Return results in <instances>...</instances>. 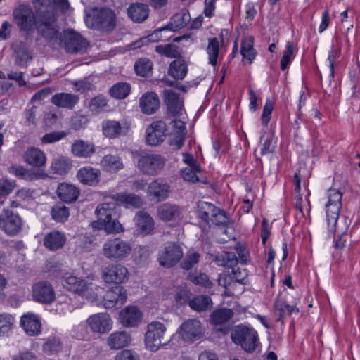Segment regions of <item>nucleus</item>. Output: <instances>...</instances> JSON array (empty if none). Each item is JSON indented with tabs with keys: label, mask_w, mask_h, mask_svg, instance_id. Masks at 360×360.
<instances>
[{
	"label": "nucleus",
	"mask_w": 360,
	"mask_h": 360,
	"mask_svg": "<svg viewBox=\"0 0 360 360\" xmlns=\"http://www.w3.org/2000/svg\"><path fill=\"white\" fill-rule=\"evenodd\" d=\"M117 204L112 200L98 205L95 210L98 219L91 223L93 229H104L108 233L122 231L123 227L117 220Z\"/></svg>",
	"instance_id": "nucleus-1"
},
{
	"label": "nucleus",
	"mask_w": 360,
	"mask_h": 360,
	"mask_svg": "<svg viewBox=\"0 0 360 360\" xmlns=\"http://www.w3.org/2000/svg\"><path fill=\"white\" fill-rule=\"evenodd\" d=\"M84 20L88 27L102 32H111L116 26V15L108 8H86Z\"/></svg>",
	"instance_id": "nucleus-2"
},
{
	"label": "nucleus",
	"mask_w": 360,
	"mask_h": 360,
	"mask_svg": "<svg viewBox=\"0 0 360 360\" xmlns=\"http://www.w3.org/2000/svg\"><path fill=\"white\" fill-rule=\"evenodd\" d=\"M131 243L120 238L107 240L102 248L103 256L115 262L124 260L131 255Z\"/></svg>",
	"instance_id": "nucleus-3"
},
{
	"label": "nucleus",
	"mask_w": 360,
	"mask_h": 360,
	"mask_svg": "<svg viewBox=\"0 0 360 360\" xmlns=\"http://www.w3.org/2000/svg\"><path fill=\"white\" fill-rule=\"evenodd\" d=\"M165 332L166 327L163 323L158 321L150 323L145 334L146 348L150 352H155L167 345L170 339L165 335Z\"/></svg>",
	"instance_id": "nucleus-4"
},
{
	"label": "nucleus",
	"mask_w": 360,
	"mask_h": 360,
	"mask_svg": "<svg viewBox=\"0 0 360 360\" xmlns=\"http://www.w3.org/2000/svg\"><path fill=\"white\" fill-rule=\"evenodd\" d=\"M233 342L240 345L248 352L255 350L259 343L257 333L253 328L239 325L236 326L231 333Z\"/></svg>",
	"instance_id": "nucleus-5"
},
{
	"label": "nucleus",
	"mask_w": 360,
	"mask_h": 360,
	"mask_svg": "<svg viewBox=\"0 0 360 360\" xmlns=\"http://www.w3.org/2000/svg\"><path fill=\"white\" fill-rule=\"evenodd\" d=\"M58 44L68 53L82 54L89 47V42L79 33L71 30H65L60 37Z\"/></svg>",
	"instance_id": "nucleus-6"
},
{
	"label": "nucleus",
	"mask_w": 360,
	"mask_h": 360,
	"mask_svg": "<svg viewBox=\"0 0 360 360\" xmlns=\"http://www.w3.org/2000/svg\"><path fill=\"white\" fill-rule=\"evenodd\" d=\"M342 193L335 188L328 191V200L326 204L328 231L335 232L340 211L342 207Z\"/></svg>",
	"instance_id": "nucleus-7"
},
{
	"label": "nucleus",
	"mask_w": 360,
	"mask_h": 360,
	"mask_svg": "<svg viewBox=\"0 0 360 360\" xmlns=\"http://www.w3.org/2000/svg\"><path fill=\"white\" fill-rule=\"evenodd\" d=\"M165 159L159 154L145 153L139 155L138 169L144 174L155 176L163 169Z\"/></svg>",
	"instance_id": "nucleus-8"
},
{
	"label": "nucleus",
	"mask_w": 360,
	"mask_h": 360,
	"mask_svg": "<svg viewBox=\"0 0 360 360\" xmlns=\"http://www.w3.org/2000/svg\"><path fill=\"white\" fill-rule=\"evenodd\" d=\"M13 16L14 22L20 31L30 32L36 27L37 20L30 6L19 5L14 9Z\"/></svg>",
	"instance_id": "nucleus-9"
},
{
	"label": "nucleus",
	"mask_w": 360,
	"mask_h": 360,
	"mask_svg": "<svg viewBox=\"0 0 360 360\" xmlns=\"http://www.w3.org/2000/svg\"><path fill=\"white\" fill-rule=\"evenodd\" d=\"M183 257L181 246L175 242L167 243L160 251L158 261L160 266L170 268L178 264Z\"/></svg>",
	"instance_id": "nucleus-10"
},
{
	"label": "nucleus",
	"mask_w": 360,
	"mask_h": 360,
	"mask_svg": "<svg viewBox=\"0 0 360 360\" xmlns=\"http://www.w3.org/2000/svg\"><path fill=\"white\" fill-rule=\"evenodd\" d=\"M49 274L51 276L63 280V286L70 291L80 295L82 289L86 286L84 279L70 275L61 266L52 267Z\"/></svg>",
	"instance_id": "nucleus-11"
},
{
	"label": "nucleus",
	"mask_w": 360,
	"mask_h": 360,
	"mask_svg": "<svg viewBox=\"0 0 360 360\" xmlns=\"http://www.w3.org/2000/svg\"><path fill=\"white\" fill-rule=\"evenodd\" d=\"M0 229L7 235L14 236L22 229V219L12 210L4 209L0 214Z\"/></svg>",
	"instance_id": "nucleus-12"
},
{
	"label": "nucleus",
	"mask_w": 360,
	"mask_h": 360,
	"mask_svg": "<svg viewBox=\"0 0 360 360\" xmlns=\"http://www.w3.org/2000/svg\"><path fill=\"white\" fill-rule=\"evenodd\" d=\"M129 272L126 266L120 264H110L103 270L102 278L108 283L120 284L129 279Z\"/></svg>",
	"instance_id": "nucleus-13"
},
{
	"label": "nucleus",
	"mask_w": 360,
	"mask_h": 360,
	"mask_svg": "<svg viewBox=\"0 0 360 360\" xmlns=\"http://www.w3.org/2000/svg\"><path fill=\"white\" fill-rule=\"evenodd\" d=\"M127 298V290L121 285H116L104 295L103 306L108 309L120 308L126 302Z\"/></svg>",
	"instance_id": "nucleus-14"
},
{
	"label": "nucleus",
	"mask_w": 360,
	"mask_h": 360,
	"mask_svg": "<svg viewBox=\"0 0 360 360\" xmlns=\"http://www.w3.org/2000/svg\"><path fill=\"white\" fill-rule=\"evenodd\" d=\"M166 132L165 122L161 120L153 122L146 129V143L153 146L159 145L165 139Z\"/></svg>",
	"instance_id": "nucleus-15"
},
{
	"label": "nucleus",
	"mask_w": 360,
	"mask_h": 360,
	"mask_svg": "<svg viewBox=\"0 0 360 360\" xmlns=\"http://www.w3.org/2000/svg\"><path fill=\"white\" fill-rule=\"evenodd\" d=\"M179 333L184 340L193 341L202 335L201 323L196 319H189L181 324Z\"/></svg>",
	"instance_id": "nucleus-16"
},
{
	"label": "nucleus",
	"mask_w": 360,
	"mask_h": 360,
	"mask_svg": "<svg viewBox=\"0 0 360 360\" xmlns=\"http://www.w3.org/2000/svg\"><path fill=\"white\" fill-rule=\"evenodd\" d=\"M33 297L39 302L50 303L55 300V292L50 283L41 281L33 286Z\"/></svg>",
	"instance_id": "nucleus-17"
},
{
	"label": "nucleus",
	"mask_w": 360,
	"mask_h": 360,
	"mask_svg": "<svg viewBox=\"0 0 360 360\" xmlns=\"http://www.w3.org/2000/svg\"><path fill=\"white\" fill-rule=\"evenodd\" d=\"M101 172L98 169L90 166L80 168L77 172V179L84 185L94 186L100 181Z\"/></svg>",
	"instance_id": "nucleus-18"
},
{
	"label": "nucleus",
	"mask_w": 360,
	"mask_h": 360,
	"mask_svg": "<svg viewBox=\"0 0 360 360\" xmlns=\"http://www.w3.org/2000/svg\"><path fill=\"white\" fill-rule=\"evenodd\" d=\"M131 337L126 331H116L111 333L107 338V345L112 350L121 349L130 345Z\"/></svg>",
	"instance_id": "nucleus-19"
},
{
	"label": "nucleus",
	"mask_w": 360,
	"mask_h": 360,
	"mask_svg": "<svg viewBox=\"0 0 360 360\" xmlns=\"http://www.w3.org/2000/svg\"><path fill=\"white\" fill-rule=\"evenodd\" d=\"M169 191V186L160 179L153 181L148 187V194L158 202L166 199Z\"/></svg>",
	"instance_id": "nucleus-20"
},
{
	"label": "nucleus",
	"mask_w": 360,
	"mask_h": 360,
	"mask_svg": "<svg viewBox=\"0 0 360 360\" xmlns=\"http://www.w3.org/2000/svg\"><path fill=\"white\" fill-rule=\"evenodd\" d=\"M86 323L92 332L98 333H105L112 327L110 316H89Z\"/></svg>",
	"instance_id": "nucleus-21"
},
{
	"label": "nucleus",
	"mask_w": 360,
	"mask_h": 360,
	"mask_svg": "<svg viewBox=\"0 0 360 360\" xmlns=\"http://www.w3.org/2000/svg\"><path fill=\"white\" fill-rule=\"evenodd\" d=\"M150 9L147 4L143 3H133L127 8L129 18L134 22H144L149 15Z\"/></svg>",
	"instance_id": "nucleus-22"
},
{
	"label": "nucleus",
	"mask_w": 360,
	"mask_h": 360,
	"mask_svg": "<svg viewBox=\"0 0 360 360\" xmlns=\"http://www.w3.org/2000/svg\"><path fill=\"white\" fill-rule=\"evenodd\" d=\"M207 257L210 261L214 262L217 265L229 268L237 266L238 262V259L234 252L207 253Z\"/></svg>",
	"instance_id": "nucleus-23"
},
{
	"label": "nucleus",
	"mask_w": 360,
	"mask_h": 360,
	"mask_svg": "<svg viewBox=\"0 0 360 360\" xmlns=\"http://www.w3.org/2000/svg\"><path fill=\"white\" fill-rule=\"evenodd\" d=\"M163 97L169 112L174 115H179L184 107L179 96L172 90H165Z\"/></svg>",
	"instance_id": "nucleus-24"
},
{
	"label": "nucleus",
	"mask_w": 360,
	"mask_h": 360,
	"mask_svg": "<svg viewBox=\"0 0 360 360\" xmlns=\"http://www.w3.org/2000/svg\"><path fill=\"white\" fill-rule=\"evenodd\" d=\"M141 110L145 114L150 115L155 112L160 107V100L156 94L148 92L139 99Z\"/></svg>",
	"instance_id": "nucleus-25"
},
{
	"label": "nucleus",
	"mask_w": 360,
	"mask_h": 360,
	"mask_svg": "<svg viewBox=\"0 0 360 360\" xmlns=\"http://www.w3.org/2000/svg\"><path fill=\"white\" fill-rule=\"evenodd\" d=\"M79 99V96L73 94L58 93L51 97V101L57 107L72 110Z\"/></svg>",
	"instance_id": "nucleus-26"
},
{
	"label": "nucleus",
	"mask_w": 360,
	"mask_h": 360,
	"mask_svg": "<svg viewBox=\"0 0 360 360\" xmlns=\"http://www.w3.org/2000/svg\"><path fill=\"white\" fill-rule=\"evenodd\" d=\"M72 155L77 158H90L95 153L94 143L84 140H76L71 146Z\"/></svg>",
	"instance_id": "nucleus-27"
},
{
	"label": "nucleus",
	"mask_w": 360,
	"mask_h": 360,
	"mask_svg": "<svg viewBox=\"0 0 360 360\" xmlns=\"http://www.w3.org/2000/svg\"><path fill=\"white\" fill-rule=\"evenodd\" d=\"M25 161L30 165L41 167L45 165L46 157L45 153L38 148L30 147L24 155Z\"/></svg>",
	"instance_id": "nucleus-28"
},
{
	"label": "nucleus",
	"mask_w": 360,
	"mask_h": 360,
	"mask_svg": "<svg viewBox=\"0 0 360 360\" xmlns=\"http://www.w3.org/2000/svg\"><path fill=\"white\" fill-rule=\"evenodd\" d=\"M66 242V237L64 233L53 231L48 233L44 238V245L51 251L62 248Z\"/></svg>",
	"instance_id": "nucleus-29"
},
{
	"label": "nucleus",
	"mask_w": 360,
	"mask_h": 360,
	"mask_svg": "<svg viewBox=\"0 0 360 360\" xmlns=\"http://www.w3.org/2000/svg\"><path fill=\"white\" fill-rule=\"evenodd\" d=\"M137 231L143 236L150 234L154 229L152 217L146 212L140 211L136 217Z\"/></svg>",
	"instance_id": "nucleus-30"
},
{
	"label": "nucleus",
	"mask_w": 360,
	"mask_h": 360,
	"mask_svg": "<svg viewBox=\"0 0 360 360\" xmlns=\"http://www.w3.org/2000/svg\"><path fill=\"white\" fill-rule=\"evenodd\" d=\"M20 326L30 336L38 335L41 330V323L37 316H21Z\"/></svg>",
	"instance_id": "nucleus-31"
},
{
	"label": "nucleus",
	"mask_w": 360,
	"mask_h": 360,
	"mask_svg": "<svg viewBox=\"0 0 360 360\" xmlns=\"http://www.w3.org/2000/svg\"><path fill=\"white\" fill-rule=\"evenodd\" d=\"M110 200H114L119 205H124L126 207H139L141 204V198L134 194L127 193H119L110 198Z\"/></svg>",
	"instance_id": "nucleus-32"
},
{
	"label": "nucleus",
	"mask_w": 360,
	"mask_h": 360,
	"mask_svg": "<svg viewBox=\"0 0 360 360\" xmlns=\"http://www.w3.org/2000/svg\"><path fill=\"white\" fill-rule=\"evenodd\" d=\"M181 209L176 205L169 203L161 205L158 209L159 217L164 221L174 220L179 217Z\"/></svg>",
	"instance_id": "nucleus-33"
},
{
	"label": "nucleus",
	"mask_w": 360,
	"mask_h": 360,
	"mask_svg": "<svg viewBox=\"0 0 360 360\" xmlns=\"http://www.w3.org/2000/svg\"><path fill=\"white\" fill-rule=\"evenodd\" d=\"M189 307L197 312H203L212 307V301L210 296L200 295L194 297L188 302Z\"/></svg>",
	"instance_id": "nucleus-34"
},
{
	"label": "nucleus",
	"mask_w": 360,
	"mask_h": 360,
	"mask_svg": "<svg viewBox=\"0 0 360 360\" xmlns=\"http://www.w3.org/2000/svg\"><path fill=\"white\" fill-rule=\"evenodd\" d=\"M79 194V190L75 186L68 184H61L58 188V195L64 202L75 201Z\"/></svg>",
	"instance_id": "nucleus-35"
},
{
	"label": "nucleus",
	"mask_w": 360,
	"mask_h": 360,
	"mask_svg": "<svg viewBox=\"0 0 360 360\" xmlns=\"http://www.w3.org/2000/svg\"><path fill=\"white\" fill-rule=\"evenodd\" d=\"M72 160L65 156H59L55 158L51 164V172L58 175L67 174L72 168Z\"/></svg>",
	"instance_id": "nucleus-36"
},
{
	"label": "nucleus",
	"mask_w": 360,
	"mask_h": 360,
	"mask_svg": "<svg viewBox=\"0 0 360 360\" xmlns=\"http://www.w3.org/2000/svg\"><path fill=\"white\" fill-rule=\"evenodd\" d=\"M187 72V64L182 58L171 62L168 70L169 75L176 79H183L186 77Z\"/></svg>",
	"instance_id": "nucleus-37"
},
{
	"label": "nucleus",
	"mask_w": 360,
	"mask_h": 360,
	"mask_svg": "<svg viewBox=\"0 0 360 360\" xmlns=\"http://www.w3.org/2000/svg\"><path fill=\"white\" fill-rule=\"evenodd\" d=\"M101 165L103 169L109 172H117L124 167L122 159L119 156L110 154L102 158Z\"/></svg>",
	"instance_id": "nucleus-38"
},
{
	"label": "nucleus",
	"mask_w": 360,
	"mask_h": 360,
	"mask_svg": "<svg viewBox=\"0 0 360 360\" xmlns=\"http://www.w3.org/2000/svg\"><path fill=\"white\" fill-rule=\"evenodd\" d=\"M191 20V15L186 9H181L174 14L171 19V30H176L184 27Z\"/></svg>",
	"instance_id": "nucleus-39"
},
{
	"label": "nucleus",
	"mask_w": 360,
	"mask_h": 360,
	"mask_svg": "<svg viewBox=\"0 0 360 360\" xmlns=\"http://www.w3.org/2000/svg\"><path fill=\"white\" fill-rule=\"evenodd\" d=\"M217 211V207L212 203L204 201H200L198 203V217L202 219L207 224H209L211 217H213Z\"/></svg>",
	"instance_id": "nucleus-40"
},
{
	"label": "nucleus",
	"mask_w": 360,
	"mask_h": 360,
	"mask_svg": "<svg viewBox=\"0 0 360 360\" xmlns=\"http://www.w3.org/2000/svg\"><path fill=\"white\" fill-rule=\"evenodd\" d=\"M102 130L103 134L110 139H115L119 136L122 132L120 123L115 120L103 121Z\"/></svg>",
	"instance_id": "nucleus-41"
},
{
	"label": "nucleus",
	"mask_w": 360,
	"mask_h": 360,
	"mask_svg": "<svg viewBox=\"0 0 360 360\" xmlns=\"http://www.w3.org/2000/svg\"><path fill=\"white\" fill-rule=\"evenodd\" d=\"M210 322L217 331L226 334L231 329L233 322L231 316H210Z\"/></svg>",
	"instance_id": "nucleus-42"
},
{
	"label": "nucleus",
	"mask_w": 360,
	"mask_h": 360,
	"mask_svg": "<svg viewBox=\"0 0 360 360\" xmlns=\"http://www.w3.org/2000/svg\"><path fill=\"white\" fill-rule=\"evenodd\" d=\"M254 40L252 37H247L243 39L241 41L240 53L243 58L248 59L250 63L256 56V52L253 48Z\"/></svg>",
	"instance_id": "nucleus-43"
},
{
	"label": "nucleus",
	"mask_w": 360,
	"mask_h": 360,
	"mask_svg": "<svg viewBox=\"0 0 360 360\" xmlns=\"http://www.w3.org/2000/svg\"><path fill=\"white\" fill-rule=\"evenodd\" d=\"M15 57V64L19 66L25 65L32 56L27 47L22 43L18 44L14 50Z\"/></svg>",
	"instance_id": "nucleus-44"
},
{
	"label": "nucleus",
	"mask_w": 360,
	"mask_h": 360,
	"mask_svg": "<svg viewBox=\"0 0 360 360\" xmlns=\"http://www.w3.org/2000/svg\"><path fill=\"white\" fill-rule=\"evenodd\" d=\"M38 32L46 39L53 41V42H60V37L62 36L60 33L58 32L56 25L51 26H43L38 25L36 27Z\"/></svg>",
	"instance_id": "nucleus-45"
},
{
	"label": "nucleus",
	"mask_w": 360,
	"mask_h": 360,
	"mask_svg": "<svg viewBox=\"0 0 360 360\" xmlns=\"http://www.w3.org/2000/svg\"><path fill=\"white\" fill-rule=\"evenodd\" d=\"M219 51V42L217 37L208 39L207 53L209 56V63L213 66L217 64V58Z\"/></svg>",
	"instance_id": "nucleus-46"
},
{
	"label": "nucleus",
	"mask_w": 360,
	"mask_h": 360,
	"mask_svg": "<svg viewBox=\"0 0 360 360\" xmlns=\"http://www.w3.org/2000/svg\"><path fill=\"white\" fill-rule=\"evenodd\" d=\"M51 215L56 221L64 222L69 217V209L62 203H58L52 207Z\"/></svg>",
	"instance_id": "nucleus-47"
},
{
	"label": "nucleus",
	"mask_w": 360,
	"mask_h": 360,
	"mask_svg": "<svg viewBox=\"0 0 360 360\" xmlns=\"http://www.w3.org/2000/svg\"><path fill=\"white\" fill-rule=\"evenodd\" d=\"M155 51L160 55L168 58H180L181 51L175 44L158 45L155 47Z\"/></svg>",
	"instance_id": "nucleus-48"
},
{
	"label": "nucleus",
	"mask_w": 360,
	"mask_h": 360,
	"mask_svg": "<svg viewBox=\"0 0 360 360\" xmlns=\"http://www.w3.org/2000/svg\"><path fill=\"white\" fill-rule=\"evenodd\" d=\"M131 86L127 82H119L114 84L110 89V94L118 99L126 98L130 93Z\"/></svg>",
	"instance_id": "nucleus-49"
},
{
	"label": "nucleus",
	"mask_w": 360,
	"mask_h": 360,
	"mask_svg": "<svg viewBox=\"0 0 360 360\" xmlns=\"http://www.w3.org/2000/svg\"><path fill=\"white\" fill-rule=\"evenodd\" d=\"M218 283L220 286L225 288L224 294L226 296H231L234 295V288L236 285V281L232 278L230 274L220 275L218 278Z\"/></svg>",
	"instance_id": "nucleus-50"
},
{
	"label": "nucleus",
	"mask_w": 360,
	"mask_h": 360,
	"mask_svg": "<svg viewBox=\"0 0 360 360\" xmlns=\"http://www.w3.org/2000/svg\"><path fill=\"white\" fill-rule=\"evenodd\" d=\"M101 290L102 289L96 285L86 281V286L82 289L80 295L85 297L91 302H97L98 301V295Z\"/></svg>",
	"instance_id": "nucleus-51"
},
{
	"label": "nucleus",
	"mask_w": 360,
	"mask_h": 360,
	"mask_svg": "<svg viewBox=\"0 0 360 360\" xmlns=\"http://www.w3.org/2000/svg\"><path fill=\"white\" fill-rule=\"evenodd\" d=\"M56 15L53 10L41 11L38 15L36 27L38 25L51 26L55 25Z\"/></svg>",
	"instance_id": "nucleus-52"
},
{
	"label": "nucleus",
	"mask_w": 360,
	"mask_h": 360,
	"mask_svg": "<svg viewBox=\"0 0 360 360\" xmlns=\"http://www.w3.org/2000/svg\"><path fill=\"white\" fill-rule=\"evenodd\" d=\"M167 30V28H162L160 30H155L153 33L145 37L140 38L139 40L134 41L131 44V48L133 49H136L138 48H141L144 45H147L150 42H155L160 40L159 34L163 31Z\"/></svg>",
	"instance_id": "nucleus-53"
},
{
	"label": "nucleus",
	"mask_w": 360,
	"mask_h": 360,
	"mask_svg": "<svg viewBox=\"0 0 360 360\" xmlns=\"http://www.w3.org/2000/svg\"><path fill=\"white\" fill-rule=\"evenodd\" d=\"M153 68L152 62L147 58H140L134 65V69L137 75L146 77L149 75Z\"/></svg>",
	"instance_id": "nucleus-54"
},
{
	"label": "nucleus",
	"mask_w": 360,
	"mask_h": 360,
	"mask_svg": "<svg viewBox=\"0 0 360 360\" xmlns=\"http://www.w3.org/2000/svg\"><path fill=\"white\" fill-rule=\"evenodd\" d=\"M200 257V255L194 251H188L186 254L181 263V267L185 270L191 269L195 264H198Z\"/></svg>",
	"instance_id": "nucleus-55"
},
{
	"label": "nucleus",
	"mask_w": 360,
	"mask_h": 360,
	"mask_svg": "<svg viewBox=\"0 0 360 360\" xmlns=\"http://www.w3.org/2000/svg\"><path fill=\"white\" fill-rule=\"evenodd\" d=\"M61 349V342L56 338H49L42 347L43 352L47 355L58 353Z\"/></svg>",
	"instance_id": "nucleus-56"
},
{
	"label": "nucleus",
	"mask_w": 360,
	"mask_h": 360,
	"mask_svg": "<svg viewBox=\"0 0 360 360\" xmlns=\"http://www.w3.org/2000/svg\"><path fill=\"white\" fill-rule=\"evenodd\" d=\"M264 141L261 148L262 155H266L271 153L274 151L276 148V140L272 134H267L266 136H262L261 137V141Z\"/></svg>",
	"instance_id": "nucleus-57"
},
{
	"label": "nucleus",
	"mask_w": 360,
	"mask_h": 360,
	"mask_svg": "<svg viewBox=\"0 0 360 360\" xmlns=\"http://www.w3.org/2000/svg\"><path fill=\"white\" fill-rule=\"evenodd\" d=\"M275 308L276 310L281 312V315L285 314H290L292 313L297 314L299 312L298 308L295 306L288 304L285 301L280 297H278L275 302Z\"/></svg>",
	"instance_id": "nucleus-58"
},
{
	"label": "nucleus",
	"mask_w": 360,
	"mask_h": 360,
	"mask_svg": "<svg viewBox=\"0 0 360 360\" xmlns=\"http://www.w3.org/2000/svg\"><path fill=\"white\" fill-rule=\"evenodd\" d=\"M293 58V44L290 41L287 42L285 51L281 60V69L285 70L288 68Z\"/></svg>",
	"instance_id": "nucleus-59"
},
{
	"label": "nucleus",
	"mask_w": 360,
	"mask_h": 360,
	"mask_svg": "<svg viewBox=\"0 0 360 360\" xmlns=\"http://www.w3.org/2000/svg\"><path fill=\"white\" fill-rule=\"evenodd\" d=\"M190 281L195 285H200L202 287L210 288L212 287V283L209 280L205 274H194L189 275Z\"/></svg>",
	"instance_id": "nucleus-60"
},
{
	"label": "nucleus",
	"mask_w": 360,
	"mask_h": 360,
	"mask_svg": "<svg viewBox=\"0 0 360 360\" xmlns=\"http://www.w3.org/2000/svg\"><path fill=\"white\" fill-rule=\"evenodd\" d=\"M68 133L61 131H53L46 134L41 138V143L44 144L56 143L67 136Z\"/></svg>",
	"instance_id": "nucleus-61"
},
{
	"label": "nucleus",
	"mask_w": 360,
	"mask_h": 360,
	"mask_svg": "<svg viewBox=\"0 0 360 360\" xmlns=\"http://www.w3.org/2000/svg\"><path fill=\"white\" fill-rule=\"evenodd\" d=\"M107 105V100L105 97L98 96L93 98L89 104V108L92 112H99Z\"/></svg>",
	"instance_id": "nucleus-62"
},
{
	"label": "nucleus",
	"mask_w": 360,
	"mask_h": 360,
	"mask_svg": "<svg viewBox=\"0 0 360 360\" xmlns=\"http://www.w3.org/2000/svg\"><path fill=\"white\" fill-rule=\"evenodd\" d=\"M118 321L125 328H136L141 322V316H118Z\"/></svg>",
	"instance_id": "nucleus-63"
},
{
	"label": "nucleus",
	"mask_w": 360,
	"mask_h": 360,
	"mask_svg": "<svg viewBox=\"0 0 360 360\" xmlns=\"http://www.w3.org/2000/svg\"><path fill=\"white\" fill-rule=\"evenodd\" d=\"M115 360H140V357L134 350L124 349L116 354Z\"/></svg>",
	"instance_id": "nucleus-64"
}]
</instances>
